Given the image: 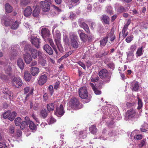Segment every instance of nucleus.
<instances>
[{"label":"nucleus","instance_id":"f257e3e1","mask_svg":"<svg viewBox=\"0 0 148 148\" xmlns=\"http://www.w3.org/2000/svg\"><path fill=\"white\" fill-rule=\"evenodd\" d=\"M78 93L79 97L81 99H85L84 103H87L90 101L91 98L88 97V92L86 87L83 86L79 88Z\"/></svg>","mask_w":148,"mask_h":148},{"label":"nucleus","instance_id":"f03ea898","mask_svg":"<svg viewBox=\"0 0 148 148\" xmlns=\"http://www.w3.org/2000/svg\"><path fill=\"white\" fill-rule=\"evenodd\" d=\"M69 106L72 108L79 109L82 107V105L77 98L73 97L70 99L69 102Z\"/></svg>","mask_w":148,"mask_h":148},{"label":"nucleus","instance_id":"7ed1b4c3","mask_svg":"<svg viewBox=\"0 0 148 148\" xmlns=\"http://www.w3.org/2000/svg\"><path fill=\"white\" fill-rule=\"evenodd\" d=\"M61 35L60 32L57 31L56 33L53 35V38L56 46L60 51L62 53L63 51V49L61 44Z\"/></svg>","mask_w":148,"mask_h":148},{"label":"nucleus","instance_id":"20e7f679","mask_svg":"<svg viewBox=\"0 0 148 148\" xmlns=\"http://www.w3.org/2000/svg\"><path fill=\"white\" fill-rule=\"evenodd\" d=\"M99 77L101 79H107V81L110 80L111 76L108 71L106 69H103L101 70L99 72Z\"/></svg>","mask_w":148,"mask_h":148},{"label":"nucleus","instance_id":"39448f33","mask_svg":"<svg viewBox=\"0 0 148 148\" xmlns=\"http://www.w3.org/2000/svg\"><path fill=\"white\" fill-rule=\"evenodd\" d=\"M78 37L74 33H71L69 34L71 45L74 48H77L78 47V44L77 41Z\"/></svg>","mask_w":148,"mask_h":148},{"label":"nucleus","instance_id":"423d86ee","mask_svg":"<svg viewBox=\"0 0 148 148\" xmlns=\"http://www.w3.org/2000/svg\"><path fill=\"white\" fill-rule=\"evenodd\" d=\"M78 24L79 26L83 28L87 33L89 34L90 31L88 25L84 21L83 19H79L78 21Z\"/></svg>","mask_w":148,"mask_h":148},{"label":"nucleus","instance_id":"0eeeda50","mask_svg":"<svg viewBox=\"0 0 148 148\" xmlns=\"http://www.w3.org/2000/svg\"><path fill=\"white\" fill-rule=\"evenodd\" d=\"M40 7L44 12H48L50 9L49 4L44 1H42L40 3Z\"/></svg>","mask_w":148,"mask_h":148},{"label":"nucleus","instance_id":"6e6552de","mask_svg":"<svg viewBox=\"0 0 148 148\" xmlns=\"http://www.w3.org/2000/svg\"><path fill=\"white\" fill-rule=\"evenodd\" d=\"M30 41L32 45L37 48H39L41 43L40 39L35 37H32L31 38Z\"/></svg>","mask_w":148,"mask_h":148},{"label":"nucleus","instance_id":"1a4fd4ad","mask_svg":"<svg viewBox=\"0 0 148 148\" xmlns=\"http://www.w3.org/2000/svg\"><path fill=\"white\" fill-rule=\"evenodd\" d=\"M12 85L16 88H18L23 84L22 81L19 78H14L12 80Z\"/></svg>","mask_w":148,"mask_h":148},{"label":"nucleus","instance_id":"9d476101","mask_svg":"<svg viewBox=\"0 0 148 148\" xmlns=\"http://www.w3.org/2000/svg\"><path fill=\"white\" fill-rule=\"evenodd\" d=\"M3 20L4 21V24L7 27L11 25L14 22L13 20L9 16H4Z\"/></svg>","mask_w":148,"mask_h":148},{"label":"nucleus","instance_id":"9b49d317","mask_svg":"<svg viewBox=\"0 0 148 148\" xmlns=\"http://www.w3.org/2000/svg\"><path fill=\"white\" fill-rule=\"evenodd\" d=\"M47 75L44 74L41 75L38 80V84L41 86L44 84L47 81Z\"/></svg>","mask_w":148,"mask_h":148},{"label":"nucleus","instance_id":"f8f14e48","mask_svg":"<svg viewBox=\"0 0 148 148\" xmlns=\"http://www.w3.org/2000/svg\"><path fill=\"white\" fill-rule=\"evenodd\" d=\"M136 112L135 110L133 109H130L128 110L125 114L126 117L128 119H130L135 116Z\"/></svg>","mask_w":148,"mask_h":148},{"label":"nucleus","instance_id":"ddd939ff","mask_svg":"<svg viewBox=\"0 0 148 148\" xmlns=\"http://www.w3.org/2000/svg\"><path fill=\"white\" fill-rule=\"evenodd\" d=\"M65 111L63 105H60L59 108H56V113L58 116H61L64 114Z\"/></svg>","mask_w":148,"mask_h":148},{"label":"nucleus","instance_id":"4468645a","mask_svg":"<svg viewBox=\"0 0 148 148\" xmlns=\"http://www.w3.org/2000/svg\"><path fill=\"white\" fill-rule=\"evenodd\" d=\"M83 31L82 29H79L78 31V32L81 40L84 42H86L87 40L88 36L85 33L83 32Z\"/></svg>","mask_w":148,"mask_h":148},{"label":"nucleus","instance_id":"2eb2a0df","mask_svg":"<svg viewBox=\"0 0 148 148\" xmlns=\"http://www.w3.org/2000/svg\"><path fill=\"white\" fill-rule=\"evenodd\" d=\"M46 52L50 55H52L53 51L51 47L48 44H45L42 47Z\"/></svg>","mask_w":148,"mask_h":148},{"label":"nucleus","instance_id":"dca6fc26","mask_svg":"<svg viewBox=\"0 0 148 148\" xmlns=\"http://www.w3.org/2000/svg\"><path fill=\"white\" fill-rule=\"evenodd\" d=\"M25 62L27 64H29L32 61V58L29 53H26L23 55Z\"/></svg>","mask_w":148,"mask_h":148},{"label":"nucleus","instance_id":"f3484780","mask_svg":"<svg viewBox=\"0 0 148 148\" xmlns=\"http://www.w3.org/2000/svg\"><path fill=\"white\" fill-rule=\"evenodd\" d=\"M41 33L42 37L45 38L49 37L50 34V32L49 29L46 28H42L41 30Z\"/></svg>","mask_w":148,"mask_h":148},{"label":"nucleus","instance_id":"a211bd4d","mask_svg":"<svg viewBox=\"0 0 148 148\" xmlns=\"http://www.w3.org/2000/svg\"><path fill=\"white\" fill-rule=\"evenodd\" d=\"M32 10L30 6H27L24 11V15L25 16H30L32 14Z\"/></svg>","mask_w":148,"mask_h":148},{"label":"nucleus","instance_id":"6ab92c4d","mask_svg":"<svg viewBox=\"0 0 148 148\" xmlns=\"http://www.w3.org/2000/svg\"><path fill=\"white\" fill-rule=\"evenodd\" d=\"M131 88L132 91H137L139 87V83L138 82L131 84Z\"/></svg>","mask_w":148,"mask_h":148},{"label":"nucleus","instance_id":"aec40b11","mask_svg":"<svg viewBox=\"0 0 148 148\" xmlns=\"http://www.w3.org/2000/svg\"><path fill=\"white\" fill-rule=\"evenodd\" d=\"M101 19L103 23L108 25L109 24L110 18L108 16L106 15H103Z\"/></svg>","mask_w":148,"mask_h":148},{"label":"nucleus","instance_id":"412c9836","mask_svg":"<svg viewBox=\"0 0 148 148\" xmlns=\"http://www.w3.org/2000/svg\"><path fill=\"white\" fill-rule=\"evenodd\" d=\"M106 37L108 40V39L109 38L110 40L112 42H113L115 38V36L114 34V33L112 31H111L110 33L107 34Z\"/></svg>","mask_w":148,"mask_h":148},{"label":"nucleus","instance_id":"4be33fe9","mask_svg":"<svg viewBox=\"0 0 148 148\" xmlns=\"http://www.w3.org/2000/svg\"><path fill=\"white\" fill-rule=\"evenodd\" d=\"M48 111L46 109L41 110L40 112V116L41 118L45 119L48 115Z\"/></svg>","mask_w":148,"mask_h":148},{"label":"nucleus","instance_id":"5701e85b","mask_svg":"<svg viewBox=\"0 0 148 148\" xmlns=\"http://www.w3.org/2000/svg\"><path fill=\"white\" fill-rule=\"evenodd\" d=\"M17 64L18 67L21 70H23L25 64L21 58H19L17 61Z\"/></svg>","mask_w":148,"mask_h":148},{"label":"nucleus","instance_id":"b1692460","mask_svg":"<svg viewBox=\"0 0 148 148\" xmlns=\"http://www.w3.org/2000/svg\"><path fill=\"white\" fill-rule=\"evenodd\" d=\"M109 53L108 51H102L99 53H97L95 54V57L96 58H100L103 56H105L108 54Z\"/></svg>","mask_w":148,"mask_h":148},{"label":"nucleus","instance_id":"393cba45","mask_svg":"<svg viewBox=\"0 0 148 148\" xmlns=\"http://www.w3.org/2000/svg\"><path fill=\"white\" fill-rule=\"evenodd\" d=\"M31 73L32 75L34 76L37 75L39 72V68L36 67H32L31 69Z\"/></svg>","mask_w":148,"mask_h":148},{"label":"nucleus","instance_id":"a878e982","mask_svg":"<svg viewBox=\"0 0 148 148\" xmlns=\"http://www.w3.org/2000/svg\"><path fill=\"white\" fill-rule=\"evenodd\" d=\"M32 58L34 59L36 58L38 56V51L34 48H33L30 51Z\"/></svg>","mask_w":148,"mask_h":148},{"label":"nucleus","instance_id":"bb28decb","mask_svg":"<svg viewBox=\"0 0 148 148\" xmlns=\"http://www.w3.org/2000/svg\"><path fill=\"white\" fill-rule=\"evenodd\" d=\"M144 52V50L143 49V46H142L141 47L138 48L136 53V56L137 57H140L141 56Z\"/></svg>","mask_w":148,"mask_h":148},{"label":"nucleus","instance_id":"cd10ccee","mask_svg":"<svg viewBox=\"0 0 148 148\" xmlns=\"http://www.w3.org/2000/svg\"><path fill=\"white\" fill-rule=\"evenodd\" d=\"M54 103H50L47 105V107L48 112L53 111L54 109Z\"/></svg>","mask_w":148,"mask_h":148},{"label":"nucleus","instance_id":"c85d7f7f","mask_svg":"<svg viewBox=\"0 0 148 148\" xmlns=\"http://www.w3.org/2000/svg\"><path fill=\"white\" fill-rule=\"evenodd\" d=\"M90 85L92 87V88L95 94L97 95H99L101 94V91L98 90V89L95 87L93 83H90Z\"/></svg>","mask_w":148,"mask_h":148},{"label":"nucleus","instance_id":"c756f323","mask_svg":"<svg viewBox=\"0 0 148 148\" xmlns=\"http://www.w3.org/2000/svg\"><path fill=\"white\" fill-rule=\"evenodd\" d=\"M24 77L26 81L29 82L32 76L29 72L26 71L25 73Z\"/></svg>","mask_w":148,"mask_h":148},{"label":"nucleus","instance_id":"7c9ffc66","mask_svg":"<svg viewBox=\"0 0 148 148\" xmlns=\"http://www.w3.org/2000/svg\"><path fill=\"white\" fill-rule=\"evenodd\" d=\"M29 121H23L20 126L22 130L24 129L25 127L28 126L29 124Z\"/></svg>","mask_w":148,"mask_h":148},{"label":"nucleus","instance_id":"2f4dec72","mask_svg":"<svg viewBox=\"0 0 148 148\" xmlns=\"http://www.w3.org/2000/svg\"><path fill=\"white\" fill-rule=\"evenodd\" d=\"M40 10L37 7H36L35 9H34L33 12V15L34 17H37L40 13Z\"/></svg>","mask_w":148,"mask_h":148},{"label":"nucleus","instance_id":"473e14b6","mask_svg":"<svg viewBox=\"0 0 148 148\" xmlns=\"http://www.w3.org/2000/svg\"><path fill=\"white\" fill-rule=\"evenodd\" d=\"M29 128L30 130L36 131L37 129V127L34 122L32 121H29Z\"/></svg>","mask_w":148,"mask_h":148},{"label":"nucleus","instance_id":"72a5a7b5","mask_svg":"<svg viewBox=\"0 0 148 148\" xmlns=\"http://www.w3.org/2000/svg\"><path fill=\"white\" fill-rule=\"evenodd\" d=\"M90 132L93 134H96L97 132V129L95 125H91L89 128Z\"/></svg>","mask_w":148,"mask_h":148},{"label":"nucleus","instance_id":"f704fd0d","mask_svg":"<svg viewBox=\"0 0 148 148\" xmlns=\"http://www.w3.org/2000/svg\"><path fill=\"white\" fill-rule=\"evenodd\" d=\"M108 41V40L106 36L101 39L100 41L101 46V47L105 46Z\"/></svg>","mask_w":148,"mask_h":148},{"label":"nucleus","instance_id":"c9c22d12","mask_svg":"<svg viewBox=\"0 0 148 148\" xmlns=\"http://www.w3.org/2000/svg\"><path fill=\"white\" fill-rule=\"evenodd\" d=\"M5 10L7 12L9 13L12 11V8L8 3H7L5 5Z\"/></svg>","mask_w":148,"mask_h":148},{"label":"nucleus","instance_id":"e433bc0d","mask_svg":"<svg viewBox=\"0 0 148 148\" xmlns=\"http://www.w3.org/2000/svg\"><path fill=\"white\" fill-rule=\"evenodd\" d=\"M19 23L18 21H16L12 25L11 28L12 29H16L18 27Z\"/></svg>","mask_w":148,"mask_h":148},{"label":"nucleus","instance_id":"4c0bfd02","mask_svg":"<svg viewBox=\"0 0 148 148\" xmlns=\"http://www.w3.org/2000/svg\"><path fill=\"white\" fill-rule=\"evenodd\" d=\"M17 115V113L15 112H13L10 114V116L8 118V119L11 121H13Z\"/></svg>","mask_w":148,"mask_h":148},{"label":"nucleus","instance_id":"58836bf2","mask_svg":"<svg viewBox=\"0 0 148 148\" xmlns=\"http://www.w3.org/2000/svg\"><path fill=\"white\" fill-rule=\"evenodd\" d=\"M30 1L29 0H21L20 5L22 6H25L28 5Z\"/></svg>","mask_w":148,"mask_h":148},{"label":"nucleus","instance_id":"ea45409f","mask_svg":"<svg viewBox=\"0 0 148 148\" xmlns=\"http://www.w3.org/2000/svg\"><path fill=\"white\" fill-rule=\"evenodd\" d=\"M33 48L30 45H26L24 48V51L26 53H28L27 52L28 51L30 52Z\"/></svg>","mask_w":148,"mask_h":148},{"label":"nucleus","instance_id":"a19ab883","mask_svg":"<svg viewBox=\"0 0 148 148\" xmlns=\"http://www.w3.org/2000/svg\"><path fill=\"white\" fill-rule=\"evenodd\" d=\"M21 119L20 117H18L16 118L14 120V122L16 125L20 126L21 124Z\"/></svg>","mask_w":148,"mask_h":148},{"label":"nucleus","instance_id":"79ce46f5","mask_svg":"<svg viewBox=\"0 0 148 148\" xmlns=\"http://www.w3.org/2000/svg\"><path fill=\"white\" fill-rule=\"evenodd\" d=\"M138 99V106L137 109L139 110L141 109L143 106V103L142 101L139 97H137Z\"/></svg>","mask_w":148,"mask_h":148},{"label":"nucleus","instance_id":"37998d69","mask_svg":"<svg viewBox=\"0 0 148 148\" xmlns=\"http://www.w3.org/2000/svg\"><path fill=\"white\" fill-rule=\"evenodd\" d=\"M106 12L110 15L113 14L112 8L110 7H108L106 10Z\"/></svg>","mask_w":148,"mask_h":148},{"label":"nucleus","instance_id":"c03bdc74","mask_svg":"<svg viewBox=\"0 0 148 148\" xmlns=\"http://www.w3.org/2000/svg\"><path fill=\"white\" fill-rule=\"evenodd\" d=\"M11 114V112L10 111H8L5 112L3 114V118L4 119L9 118Z\"/></svg>","mask_w":148,"mask_h":148},{"label":"nucleus","instance_id":"a18cd8bd","mask_svg":"<svg viewBox=\"0 0 148 148\" xmlns=\"http://www.w3.org/2000/svg\"><path fill=\"white\" fill-rule=\"evenodd\" d=\"M12 68L11 67L8 66L7 68L5 69V73L9 75H11Z\"/></svg>","mask_w":148,"mask_h":148},{"label":"nucleus","instance_id":"49530a36","mask_svg":"<svg viewBox=\"0 0 148 148\" xmlns=\"http://www.w3.org/2000/svg\"><path fill=\"white\" fill-rule=\"evenodd\" d=\"M137 48V46L135 44L132 45L131 46L129 50L132 52L136 50Z\"/></svg>","mask_w":148,"mask_h":148},{"label":"nucleus","instance_id":"de8ad7c7","mask_svg":"<svg viewBox=\"0 0 148 148\" xmlns=\"http://www.w3.org/2000/svg\"><path fill=\"white\" fill-rule=\"evenodd\" d=\"M146 142V140L145 139H143L141 140L140 143L138 145L140 147H142L145 145Z\"/></svg>","mask_w":148,"mask_h":148},{"label":"nucleus","instance_id":"09e8293b","mask_svg":"<svg viewBox=\"0 0 148 148\" xmlns=\"http://www.w3.org/2000/svg\"><path fill=\"white\" fill-rule=\"evenodd\" d=\"M3 93L6 94V95H9V94L12 93L7 88H5L3 89Z\"/></svg>","mask_w":148,"mask_h":148},{"label":"nucleus","instance_id":"8fccbe9b","mask_svg":"<svg viewBox=\"0 0 148 148\" xmlns=\"http://www.w3.org/2000/svg\"><path fill=\"white\" fill-rule=\"evenodd\" d=\"M133 39V36L128 37L125 39L126 42L127 43H130L131 42Z\"/></svg>","mask_w":148,"mask_h":148},{"label":"nucleus","instance_id":"3c124183","mask_svg":"<svg viewBox=\"0 0 148 148\" xmlns=\"http://www.w3.org/2000/svg\"><path fill=\"white\" fill-rule=\"evenodd\" d=\"M47 42H49V43L50 45L51 46H53V45H55V44L53 41L52 39V38H51L48 37L47 38Z\"/></svg>","mask_w":148,"mask_h":148},{"label":"nucleus","instance_id":"603ef678","mask_svg":"<svg viewBox=\"0 0 148 148\" xmlns=\"http://www.w3.org/2000/svg\"><path fill=\"white\" fill-rule=\"evenodd\" d=\"M126 11L125 8L123 6L119 7L118 9V12L120 13H122Z\"/></svg>","mask_w":148,"mask_h":148},{"label":"nucleus","instance_id":"864d4df0","mask_svg":"<svg viewBox=\"0 0 148 148\" xmlns=\"http://www.w3.org/2000/svg\"><path fill=\"white\" fill-rule=\"evenodd\" d=\"M0 78L3 80H6L8 79L6 75L3 74H0Z\"/></svg>","mask_w":148,"mask_h":148},{"label":"nucleus","instance_id":"5fc2aeb1","mask_svg":"<svg viewBox=\"0 0 148 148\" xmlns=\"http://www.w3.org/2000/svg\"><path fill=\"white\" fill-rule=\"evenodd\" d=\"M33 89H31L29 91L28 94L26 95V96L25 97V100L26 101L29 99L30 95L32 94L33 93Z\"/></svg>","mask_w":148,"mask_h":148},{"label":"nucleus","instance_id":"6e6d98bb","mask_svg":"<svg viewBox=\"0 0 148 148\" xmlns=\"http://www.w3.org/2000/svg\"><path fill=\"white\" fill-rule=\"evenodd\" d=\"M47 121L49 122L50 124H52L56 121V120L52 117H50V118L48 119Z\"/></svg>","mask_w":148,"mask_h":148},{"label":"nucleus","instance_id":"4d7b16f0","mask_svg":"<svg viewBox=\"0 0 148 148\" xmlns=\"http://www.w3.org/2000/svg\"><path fill=\"white\" fill-rule=\"evenodd\" d=\"M15 127L13 126L10 127L9 129V132L11 134H13L14 132Z\"/></svg>","mask_w":148,"mask_h":148},{"label":"nucleus","instance_id":"13d9d810","mask_svg":"<svg viewBox=\"0 0 148 148\" xmlns=\"http://www.w3.org/2000/svg\"><path fill=\"white\" fill-rule=\"evenodd\" d=\"M32 117L36 121L37 123H38V124L40 123V122L38 119L36 117V116L34 114H32Z\"/></svg>","mask_w":148,"mask_h":148},{"label":"nucleus","instance_id":"bf43d9fd","mask_svg":"<svg viewBox=\"0 0 148 148\" xmlns=\"http://www.w3.org/2000/svg\"><path fill=\"white\" fill-rule=\"evenodd\" d=\"M48 89L51 95L53 94V87L51 85H50L48 87Z\"/></svg>","mask_w":148,"mask_h":148},{"label":"nucleus","instance_id":"052dcab7","mask_svg":"<svg viewBox=\"0 0 148 148\" xmlns=\"http://www.w3.org/2000/svg\"><path fill=\"white\" fill-rule=\"evenodd\" d=\"M0 148H9V147L6 146L5 143L0 142Z\"/></svg>","mask_w":148,"mask_h":148},{"label":"nucleus","instance_id":"680f3d73","mask_svg":"<svg viewBox=\"0 0 148 148\" xmlns=\"http://www.w3.org/2000/svg\"><path fill=\"white\" fill-rule=\"evenodd\" d=\"M133 14L134 15L138 16L140 15V13L135 9L132 10Z\"/></svg>","mask_w":148,"mask_h":148},{"label":"nucleus","instance_id":"e2e57ef3","mask_svg":"<svg viewBox=\"0 0 148 148\" xmlns=\"http://www.w3.org/2000/svg\"><path fill=\"white\" fill-rule=\"evenodd\" d=\"M143 137V136L141 134H138L136 136H135L134 137V138L137 140L141 139Z\"/></svg>","mask_w":148,"mask_h":148},{"label":"nucleus","instance_id":"0e129e2a","mask_svg":"<svg viewBox=\"0 0 148 148\" xmlns=\"http://www.w3.org/2000/svg\"><path fill=\"white\" fill-rule=\"evenodd\" d=\"M99 79V77L98 76H97L95 78H92L91 79V81L92 82H97Z\"/></svg>","mask_w":148,"mask_h":148},{"label":"nucleus","instance_id":"69168bd1","mask_svg":"<svg viewBox=\"0 0 148 148\" xmlns=\"http://www.w3.org/2000/svg\"><path fill=\"white\" fill-rule=\"evenodd\" d=\"M135 104L134 103L127 102L126 105L129 108H130L132 106H134Z\"/></svg>","mask_w":148,"mask_h":148},{"label":"nucleus","instance_id":"338daca9","mask_svg":"<svg viewBox=\"0 0 148 148\" xmlns=\"http://www.w3.org/2000/svg\"><path fill=\"white\" fill-rule=\"evenodd\" d=\"M127 55L128 57L132 56H134V52H132L130 50L127 53Z\"/></svg>","mask_w":148,"mask_h":148},{"label":"nucleus","instance_id":"774afa93","mask_svg":"<svg viewBox=\"0 0 148 148\" xmlns=\"http://www.w3.org/2000/svg\"><path fill=\"white\" fill-rule=\"evenodd\" d=\"M16 135L18 137H20L22 135V132L21 130L19 129L17 130Z\"/></svg>","mask_w":148,"mask_h":148}]
</instances>
